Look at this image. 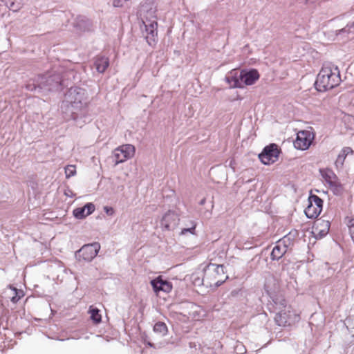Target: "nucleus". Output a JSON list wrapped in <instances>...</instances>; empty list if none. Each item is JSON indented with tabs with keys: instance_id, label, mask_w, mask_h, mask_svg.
Listing matches in <instances>:
<instances>
[{
	"instance_id": "nucleus-24",
	"label": "nucleus",
	"mask_w": 354,
	"mask_h": 354,
	"mask_svg": "<svg viewBox=\"0 0 354 354\" xmlns=\"http://www.w3.org/2000/svg\"><path fill=\"white\" fill-rule=\"evenodd\" d=\"M196 223L194 222H192V226L189 228H184L182 230L180 234H185L187 232H190L192 234H195V229H196Z\"/></svg>"
},
{
	"instance_id": "nucleus-12",
	"label": "nucleus",
	"mask_w": 354,
	"mask_h": 354,
	"mask_svg": "<svg viewBox=\"0 0 354 354\" xmlns=\"http://www.w3.org/2000/svg\"><path fill=\"white\" fill-rule=\"evenodd\" d=\"M157 27L158 23L156 21H153L149 24L145 25L147 32L145 39L150 46H154L156 43L158 36Z\"/></svg>"
},
{
	"instance_id": "nucleus-17",
	"label": "nucleus",
	"mask_w": 354,
	"mask_h": 354,
	"mask_svg": "<svg viewBox=\"0 0 354 354\" xmlns=\"http://www.w3.org/2000/svg\"><path fill=\"white\" fill-rule=\"evenodd\" d=\"M109 59L104 57H99L95 59V66L99 73H104L109 66Z\"/></svg>"
},
{
	"instance_id": "nucleus-16",
	"label": "nucleus",
	"mask_w": 354,
	"mask_h": 354,
	"mask_svg": "<svg viewBox=\"0 0 354 354\" xmlns=\"http://www.w3.org/2000/svg\"><path fill=\"white\" fill-rule=\"evenodd\" d=\"M353 153V151L351 147H344L337 158V160L335 161L336 166L342 167L346 156L349 154L351 155Z\"/></svg>"
},
{
	"instance_id": "nucleus-10",
	"label": "nucleus",
	"mask_w": 354,
	"mask_h": 354,
	"mask_svg": "<svg viewBox=\"0 0 354 354\" xmlns=\"http://www.w3.org/2000/svg\"><path fill=\"white\" fill-rule=\"evenodd\" d=\"M330 226L328 221L317 219L313 223L312 232L316 238H322L328 233Z\"/></svg>"
},
{
	"instance_id": "nucleus-19",
	"label": "nucleus",
	"mask_w": 354,
	"mask_h": 354,
	"mask_svg": "<svg viewBox=\"0 0 354 354\" xmlns=\"http://www.w3.org/2000/svg\"><path fill=\"white\" fill-rule=\"evenodd\" d=\"M153 330L164 335L167 332V326L164 322H158L154 325Z\"/></svg>"
},
{
	"instance_id": "nucleus-29",
	"label": "nucleus",
	"mask_w": 354,
	"mask_h": 354,
	"mask_svg": "<svg viewBox=\"0 0 354 354\" xmlns=\"http://www.w3.org/2000/svg\"><path fill=\"white\" fill-rule=\"evenodd\" d=\"M27 88H28L29 90H30V91H32V90H33V88H29L28 86H27Z\"/></svg>"
},
{
	"instance_id": "nucleus-13",
	"label": "nucleus",
	"mask_w": 354,
	"mask_h": 354,
	"mask_svg": "<svg viewBox=\"0 0 354 354\" xmlns=\"http://www.w3.org/2000/svg\"><path fill=\"white\" fill-rule=\"evenodd\" d=\"M151 284L156 292H158L159 291L169 292L172 289L171 284L167 281L162 280L160 277L152 280Z\"/></svg>"
},
{
	"instance_id": "nucleus-23",
	"label": "nucleus",
	"mask_w": 354,
	"mask_h": 354,
	"mask_svg": "<svg viewBox=\"0 0 354 354\" xmlns=\"http://www.w3.org/2000/svg\"><path fill=\"white\" fill-rule=\"evenodd\" d=\"M12 290L15 292V295L12 297L11 301L14 303H16L24 296V293L21 290L18 291L15 288H14Z\"/></svg>"
},
{
	"instance_id": "nucleus-4",
	"label": "nucleus",
	"mask_w": 354,
	"mask_h": 354,
	"mask_svg": "<svg viewBox=\"0 0 354 354\" xmlns=\"http://www.w3.org/2000/svg\"><path fill=\"white\" fill-rule=\"evenodd\" d=\"M136 152V148L130 144H125L119 146L113 151L115 160V165L122 163L133 157Z\"/></svg>"
},
{
	"instance_id": "nucleus-20",
	"label": "nucleus",
	"mask_w": 354,
	"mask_h": 354,
	"mask_svg": "<svg viewBox=\"0 0 354 354\" xmlns=\"http://www.w3.org/2000/svg\"><path fill=\"white\" fill-rule=\"evenodd\" d=\"M224 258V252L222 250L215 251L212 254V257L210 259V261L221 262Z\"/></svg>"
},
{
	"instance_id": "nucleus-9",
	"label": "nucleus",
	"mask_w": 354,
	"mask_h": 354,
	"mask_svg": "<svg viewBox=\"0 0 354 354\" xmlns=\"http://www.w3.org/2000/svg\"><path fill=\"white\" fill-rule=\"evenodd\" d=\"M100 249V245L98 243H93L82 246L77 252V257L80 260L91 261L95 258Z\"/></svg>"
},
{
	"instance_id": "nucleus-26",
	"label": "nucleus",
	"mask_w": 354,
	"mask_h": 354,
	"mask_svg": "<svg viewBox=\"0 0 354 354\" xmlns=\"http://www.w3.org/2000/svg\"><path fill=\"white\" fill-rule=\"evenodd\" d=\"M129 0H113V6L114 7H122Z\"/></svg>"
},
{
	"instance_id": "nucleus-7",
	"label": "nucleus",
	"mask_w": 354,
	"mask_h": 354,
	"mask_svg": "<svg viewBox=\"0 0 354 354\" xmlns=\"http://www.w3.org/2000/svg\"><path fill=\"white\" fill-rule=\"evenodd\" d=\"M314 138L315 136L312 131L308 130L300 131L297 134L294 146L297 149L306 150L311 145Z\"/></svg>"
},
{
	"instance_id": "nucleus-18",
	"label": "nucleus",
	"mask_w": 354,
	"mask_h": 354,
	"mask_svg": "<svg viewBox=\"0 0 354 354\" xmlns=\"http://www.w3.org/2000/svg\"><path fill=\"white\" fill-rule=\"evenodd\" d=\"M88 313L90 314V317L93 324H98L102 321V315L100 313V310L94 307L93 306H91L88 310Z\"/></svg>"
},
{
	"instance_id": "nucleus-27",
	"label": "nucleus",
	"mask_w": 354,
	"mask_h": 354,
	"mask_svg": "<svg viewBox=\"0 0 354 354\" xmlns=\"http://www.w3.org/2000/svg\"><path fill=\"white\" fill-rule=\"evenodd\" d=\"M56 80V84H59L60 83L59 78L57 76L49 77L46 80V82L48 85H52V82Z\"/></svg>"
},
{
	"instance_id": "nucleus-25",
	"label": "nucleus",
	"mask_w": 354,
	"mask_h": 354,
	"mask_svg": "<svg viewBox=\"0 0 354 354\" xmlns=\"http://www.w3.org/2000/svg\"><path fill=\"white\" fill-rule=\"evenodd\" d=\"M348 227L349 228V232L351 235V237L353 239H354V217H353L348 221Z\"/></svg>"
},
{
	"instance_id": "nucleus-11",
	"label": "nucleus",
	"mask_w": 354,
	"mask_h": 354,
	"mask_svg": "<svg viewBox=\"0 0 354 354\" xmlns=\"http://www.w3.org/2000/svg\"><path fill=\"white\" fill-rule=\"evenodd\" d=\"M178 221L179 219L178 216L175 214V212L168 211L162 216L160 221V225L162 227L169 230L177 225Z\"/></svg>"
},
{
	"instance_id": "nucleus-28",
	"label": "nucleus",
	"mask_w": 354,
	"mask_h": 354,
	"mask_svg": "<svg viewBox=\"0 0 354 354\" xmlns=\"http://www.w3.org/2000/svg\"><path fill=\"white\" fill-rule=\"evenodd\" d=\"M104 211L109 215H112L114 213V209L111 207H104Z\"/></svg>"
},
{
	"instance_id": "nucleus-1",
	"label": "nucleus",
	"mask_w": 354,
	"mask_h": 354,
	"mask_svg": "<svg viewBox=\"0 0 354 354\" xmlns=\"http://www.w3.org/2000/svg\"><path fill=\"white\" fill-rule=\"evenodd\" d=\"M340 72L337 66L331 63L324 64L317 76L315 87L324 92L337 86L341 82Z\"/></svg>"
},
{
	"instance_id": "nucleus-8",
	"label": "nucleus",
	"mask_w": 354,
	"mask_h": 354,
	"mask_svg": "<svg viewBox=\"0 0 354 354\" xmlns=\"http://www.w3.org/2000/svg\"><path fill=\"white\" fill-rule=\"evenodd\" d=\"M279 155V149L276 144L266 146L259 154V158L264 165H270L275 162Z\"/></svg>"
},
{
	"instance_id": "nucleus-2",
	"label": "nucleus",
	"mask_w": 354,
	"mask_h": 354,
	"mask_svg": "<svg viewBox=\"0 0 354 354\" xmlns=\"http://www.w3.org/2000/svg\"><path fill=\"white\" fill-rule=\"evenodd\" d=\"M228 278L223 265L210 262L205 268L203 280L210 286H220Z\"/></svg>"
},
{
	"instance_id": "nucleus-6",
	"label": "nucleus",
	"mask_w": 354,
	"mask_h": 354,
	"mask_svg": "<svg viewBox=\"0 0 354 354\" xmlns=\"http://www.w3.org/2000/svg\"><path fill=\"white\" fill-rule=\"evenodd\" d=\"M323 201L316 195H311L308 198V205L305 209V214L308 218H315L322 211Z\"/></svg>"
},
{
	"instance_id": "nucleus-21",
	"label": "nucleus",
	"mask_w": 354,
	"mask_h": 354,
	"mask_svg": "<svg viewBox=\"0 0 354 354\" xmlns=\"http://www.w3.org/2000/svg\"><path fill=\"white\" fill-rule=\"evenodd\" d=\"M76 174V167L75 165H68L65 167V174L67 178L73 176Z\"/></svg>"
},
{
	"instance_id": "nucleus-3",
	"label": "nucleus",
	"mask_w": 354,
	"mask_h": 354,
	"mask_svg": "<svg viewBox=\"0 0 354 354\" xmlns=\"http://www.w3.org/2000/svg\"><path fill=\"white\" fill-rule=\"evenodd\" d=\"M259 78V73L256 69H252L249 71H242L240 73L239 77L231 76L227 77L228 82L230 83L231 86L243 88L245 85H252Z\"/></svg>"
},
{
	"instance_id": "nucleus-5",
	"label": "nucleus",
	"mask_w": 354,
	"mask_h": 354,
	"mask_svg": "<svg viewBox=\"0 0 354 354\" xmlns=\"http://www.w3.org/2000/svg\"><path fill=\"white\" fill-rule=\"evenodd\" d=\"M299 315L291 306H289L287 310L279 312L274 317L276 323L280 326H290L299 321Z\"/></svg>"
},
{
	"instance_id": "nucleus-15",
	"label": "nucleus",
	"mask_w": 354,
	"mask_h": 354,
	"mask_svg": "<svg viewBox=\"0 0 354 354\" xmlns=\"http://www.w3.org/2000/svg\"><path fill=\"white\" fill-rule=\"evenodd\" d=\"M287 249L285 244L281 245V241H279L276 245L271 252V259L272 260H279L281 258L284 254L286 252Z\"/></svg>"
},
{
	"instance_id": "nucleus-14",
	"label": "nucleus",
	"mask_w": 354,
	"mask_h": 354,
	"mask_svg": "<svg viewBox=\"0 0 354 354\" xmlns=\"http://www.w3.org/2000/svg\"><path fill=\"white\" fill-rule=\"evenodd\" d=\"M95 205L92 203H86L82 207H77L73 210V215L78 219H82L95 211Z\"/></svg>"
},
{
	"instance_id": "nucleus-22",
	"label": "nucleus",
	"mask_w": 354,
	"mask_h": 354,
	"mask_svg": "<svg viewBox=\"0 0 354 354\" xmlns=\"http://www.w3.org/2000/svg\"><path fill=\"white\" fill-rule=\"evenodd\" d=\"M329 183L330 184L331 187H333L334 192L339 194L342 192L343 187L342 185L336 183L335 180H330Z\"/></svg>"
}]
</instances>
